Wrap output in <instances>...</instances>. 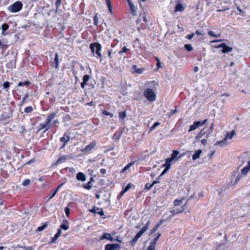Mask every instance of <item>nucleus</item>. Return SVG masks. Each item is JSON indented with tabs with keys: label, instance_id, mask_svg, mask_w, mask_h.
<instances>
[{
	"label": "nucleus",
	"instance_id": "35",
	"mask_svg": "<svg viewBox=\"0 0 250 250\" xmlns=\"http://www.w3.org/2000/svg\"><path fill=\"white\" fill-rule=\"evenodd\" d=\"M156 245L154 243H150L149 246L148 247L147 250H155Z\"/></svg>",
	"mask_w": 250,
	"mask_h": 250
},
{
	"label": "nucleus",
	"instance_id": "49",
	"mask_svg": "<svg viewBox=\"0 0 250 250\" xmlns=\"http://www.w3.org/2000/svg\"><path fill=\"white\" fill-rule=\"evenodd\" d=\"M10 86V83L8 82H5L3 84V87L4 88L6 89Z\"/></svg>",
	"mask_w": 250,
	"mask_h": 250
},
{
	"label": "nucleus",
	"instance_id": "46",
	"mask_svg": "<svg viewBox=\"0 0 250 250\" xmlns=\"http://www.w3.org/2000/svg\"><path fill=\"white\" fill-rule=\"evenodd\" d=\"M64 211L67 217H68L70 214V209L68 207L65 208Z\"/></svg>",
	"mask_w": 250,
	"mask_h": 250
},
{
	"label": "nucleus",
	"instance_id": "44",
	"mask_svg": "<svg viewBox=\"0 0 250 250\" xmlns=\"http://www.w3.org/2000/svg\"><path fill=\"white\" fill-rule=\"evenodd\" d=\"M160 236H161V234L160 233H158L157 234V236H156V237L153 240V241L152 242H151V243H154V244L156 245L157 241L159 239V238H160Z\"/></svg>",
	"mask_w": 250,
	"mask_h": 250
},
{
	"label": "nucleus",
	"instance_id": "39",
	"mask_svg": "<svg viewBox=\"0 0 250 250\" xmlns=\"http://www.w3.org/2000/svg\"><path fill=\"white\" fill-rule=\"evenodd\" d=\"M103 114L104 115L109 116L110 117H113L114 116V115L113 113H111L110 112H108L106 110H104L103 111Z\"/></svg>",
	"mask_w": 250,
	"mask_h": 250
},
{
	"label": "nucleus",
	"instance_id": "10",
	"mask_svg": "<svg viewBox=\"0 0 250 250\" xmlns=\"http://www.w3.org/2000/svg\"><path fill=\"white\" fill-rule=\"evenodd\" d=\"M218 48H222V52L223 53H228L231 52L232 50V48L226 45L224 43H223L218 46Z\"/></svg>",
	"mask_w": 250,
	"mask_h": 250
},
{
	"label": "nucleus",
	"instance_id": "61",
	"mask_svg": "<svg viewBox=\"0 0 250 250\" xmlns=\"http://www.w3.org/2000/svg\"><path fill=\"white\" fill-rule=\"evenodd\" d=\"M106 172V170L104 168H102L101 170H100V172L101 173H102V174H104Z\"/></svg>",
	"mask_w": 250,
	"mask_h": 250
},
{
	"label": "nucleus",
	"instance_id": "33",
	"mask_svg": "<svg viewBox=\"0 0 250 250\" xmlns=\"http://www.w3.org/2000/svg\"><path fill=\"white\" fill-rule=\"evenodd\" d=\"M119 116L120 119H124L126 117V113L125 111H122L119 113Z\"/></svg>",
	"mask_w": 250,
	"mask_h": 250
},
{
	"label": "nucleus",
	"instance_id": "5",
	"mask_svg": "<svg viewBox=\"0 0 250 250\" xmlns=\"http://www.w3.org/2000/svg\"><path fill=\"white\" fill-rule=\"evenodd\" d=\"M210 132L208 131V129L206 127H204L202 129L195 137L196 140H199L201 138H206L207 140L208 138L210 135Z\"/></svg>",
	"mask_w": 250,
	"mask_h": 250
},
{
	"label": "nucleus",
	"instance_id": "58",
	"mask_svg": "<svg viewBox=\"0 0 250 250\" xmlns=\"http://www.w3.org/2000/svg\"><path fill=\"white\" fill-rule=\"evenodd\" d=\"M213 128H214V126H213V124L212 123L210 126L209 130H208V131L210 132V133H211L213 130Z\"/></svg>",
	"mask_w": 250,
	"mask_h": 250
},
{
	"label": "nucleus",
	"instance_id": "26",
	"mask_svg": "<svg viewBox=\"0 0 250 250\" xmlns=\"http://www.w3.org/2000/svg\"><path fill=\"white\" fill-rule=\"evenodd\" d=\"M86 176L83 173L79 172V181H86Z\"/></svg>",
	"mask_w": 250,
	"mask_h": 250
},
{
	"label": "nucleus",
	"instance_id": "23",
	"mask_svg": "<svg viewBox=\"0 0 250 250\" xmlns=\"http://www.w3.org/2000/svg\"><path fill=\"white\" fill-rule=\"evenodd\" d=\"M172 161H171L170 159L168 158H167L166 159V163L165 164L163 165V167H165L166 168H168V169H169L171 166V163Z\"/></svg>",
	"mask_w": 250,
	"mask_h": 250
},
{
	"label": "nucleus",
	"instance_id": "7",
	"mask_svg": "<svg viewBox=\"0 0 250 250\" xmlns=\"http://www.w3.org/2000/svg\"><path fill=\"white\" fill-rule=\"evenodd\" d=\"M22 7V3L20 1H18L10 6L8 9L12 12H17L21 9Z\"/></svg>",
	"mask_w": 250,
	"mask_h": 250
},
{
	"label": "nucleus",
	"instance_id": "47",
	"mask_svg": "<svg viewBox=\"0 0 250 250\" xmlns=\"http://www.w3.org/2000/svg\"><path fill=\"white\" fill-rule=\"evenodd\" d=\"M131 166V164H127L125 167L122 170L121 172H125V170H127Z\"/></svg>",
	"mask_w": 250,
	"mask_h": 250
},
{
	"label": "nucleus",
	"instance_id": "43",
	"mask_svg": "<svg viewBox=\"0 0 250 250\" xmlns=\"http://www.w3.org/2000/svg\"><path fill=\"white\" fill-rule=\"evenodd\" d=\"M132 185L129 183L124 188V189L123 190V192H126V191H127L131 187Z\"/></svg>",
	"mask_w": 250,
	"mask_h": 250
},
{
	"label": "nucleus",
	"instance_id": "54",
	"mask_svg": "<svg viewBox=\"0 0 250 250\" xmlns=\"http://www.w3.org/2000/svg\"><path fill=\"white\" fill-rule=\"evenodd\" d=\"M187 202L182 206L180 208H176L178 210H183V212L185 211V207L187 206Z\"/></svg>",
	"mask_w": 250,
	"mask_h": 250
},
{
	"label": "nucleus",
	"instance_id": "4",
	"mask_svg": "<svg viewBox=\"0 0 250 250\" xmlns=\"http://www.w3.org/2000/svg\"><path fill=\"white\" fill-rule=\"evenodd\" d=\"M235 134L236 133L234 130H232L230 132H227L225 139L223 140L218 141L216 143V145H219L221 146H224L226 141L228 140H231Z\"/></svg>",
	"mask_w": 250,
	"mask_h": 250
},
{
	"label": "nucleus",
	"instance_id": "24",
	"mask_svg": "<svg viewBox=\"0 0 250 250\" xmlns=\"http://www.w3.org/2000/svg\"><path fill=\"white\" fill-rule=\"evenodd\" d=\"M149 224V222H148L146 226L144 227L138 232L142 235V234L147 230Z\"/></svg>",
	"mask_w": 250,
	"mask_h": 250
},
{
	"label": "nucleus",
	"instance_id": "12",
	"mask_svg": "<svg viewBox=\"0 0 250 250\" xmlns=\"http://www.w3.org/2000/svg\"><path fill=\"white\" fill-rule=\"evenodd\" d=\"M90 211L91 212H93L95 214H99L100 216L104 215V212L103 209L96 207H94L92 209L90 210Z\"/></svg>",
	"mask_w": 250,
	"mask_h": 250
},
{
	"label": "nucleus",
	"instance_id": "28",
	"mask_svg": "<svg viewBox=\"0 0 250 250\" xmlns=\"http://www.w3.org/2000/svg\"><path fill=\"white\" fill-rule=\"evenodd\" d=\"M48 226V224L46 222H45L42 226H40L39 227L38 229H37V231H42L43 230H44L45 228H47V227Z\"/></svg>",
	"mask_w": 250,
	"mask_h": 250
},
{
	"label": "nucleus",
	"instance_id": "30",
	"mask_svg": "<svg viewBox=\"0 0 250 250\" xmlns=\"http://www.w3.org/2000/svg\"><path fill=\"white\" fill-rule=\"evenodd\" d=\"M208 34L215 38H218L220 36V34H215L212 31H209L208 32Z\"/></svg>",
	"mask_w": 250,
	"mask_h": 250
},
{
	"label": "nucleus",
	"instance_id": "6",
	"mask_svg": "<svg viewBox=\"0 0 250 250\" xmlns=\"http://www.w3.org/2000/svg\"><path fill=\"white\" fill-rule=\"evenodd\" d=\"M208 122L207 119H205L203 120V121H195L194 122L193 125H191L189 127V129L188 130L189 132L193 131L197 128H199L200 126H203L205 124H206V123Z\"/></svg>",
	"mask_w": 250,
	"mask_h": 250
},
{
	"label": "nucleus",
	"instance_id": "37",
	"mask_svg": "<svg viewBox=\"0 0 250 250\" xmlns=\"http://www.w3.org/2000/svg\"><path fill=\"white\" fill-rule=\"evenodd\" d=\"M185 48L188 51H191L193 50V47L189 44H186L185 45Z\"/></svg>",
	"mask_w": 250,
	"mask_h": 250
},
{
	"label": "nucleus",
	"instance_id": "42",
	"mask_svg": "<svg viewBox=\"0 0 250 250\" xmlns=\"http://www.w3.org/2000/svg\"><path fill=\"white\" fill-rule=\"evenodd\" d=\"M54 61L55 62V64H56L55 67L57 68L58 67V64H59V57H58V54H56L55 58H54Z\"/></svg>",
	"mask_w": 250,
	"mask_h": 250
},
{
	"label": "nucleus",
	"instance_id": "36",
	"mask_svg": "<svg viewBox=\"0 0 250 250\" xmlns=\"http://www.w3.org/2000/svg\"><path fill=\"white\" fill-rule=\"evenodd\" d=\"M30 84V82L28 81H25L24 83L19 82L18 84V86H21L24 85H28Z\"/></svg>",
	"mask_w": 250,
	"mask_h": 250
},
{
	"label": "nucleus",
	"instance_id": "40",
	"mask_svg": "<svg viewBox=\"0 0 250 250\" xmlns=\"http://www.w3.org/2000/svg\"><path fill=\"white\" fill-rule=\"evenodd\" d=\"M33 110V108L32 106H28L25 108L24 112L26 113H30L32 112Z\"/></svg>",
	"mask_w": 250,
	"mask_h": 250
},
{
	"label": "nucleus",
	"instance_id": "1",
	"mask_svg": "<svg viewBox=\"0 0 250 250\" xmlns=\"http://www.w3.org/2000/svg\"><path fill=\"white\" fill-rule=\"evenodd\" d=\"M239 167L244 166L241 169V173L246 175L250 170V157H248V153L244 152L239 157Z\"/></svg>",
	"mask_w": 250,
	"mask_h": 250
},
{
	"label": "nucleus",
	"instance_id": "53",
	"mask_svg": "<svg viewBox=\"0 0 250 250\" xmlns=\"http://www.w3.org/2000/svg\"><path fill=\"white\" fill-rule=\"evenodd\" d=\"M10 117V116L9 115H6L4 117L3 116V114H1L0 117V119L1 120H6L8 119Z\"/></svg>",
	"mask_w": 250,
	"mask_h": 250
},
{
	"label": "nucleus",
	"instance_id": "14",
	"mask_svg": "<svg viewBox=\"0 0 250 250\" xmlns=\"http://www.w3.org/2000/svg\"><path fill=\"white\" fill-rule=\"evenodd\" d=\"M90 76L88 75H85L83 78V82L81 83V87L83 89L85 88V85L87 84V82L89 80Z\"/></svg>",
	"mask_w": 250,
	"mask_h": 250
},
{
	"label": "nucleus",
	"instance_id": "59",
	"mask_svg": "<svg viewBox=\"0 0 250 250\" xmlns=\"http://www.w3.org/2000/svg\"><path fill=\"white\" fill-rule=\"evenodd\" d=\"M61 0H57L56 2V7H58L60 5Z\"/></svg>",
	"mask_w": 250,
	"mask_h": 250
},
{
	"label": "nucleus",
	"instance_id": "16",
	"mask_svg": "<svg viewBox=\"0 0 250 250\" xmlns=\"http://www.w3.org/2000/svg\"><path fill=\"white\" fill-rule=\"evenodd\" d=\"M94 181V178L91 177L90 181L88 182L87 184H84L83 185L82 187L87 189H90L92 187V184H91L92 182Z\"/></svg>",
	"mask_w": 250,
	"mask_h": 250
},
{
	"label": "nucleus",
	"instance_id": "29",
	"mask_svg": "<svg viewBox=\"0 0 250 250\" xmlns=\"http://www.w3.org/2000/svg\"><path fill=\"white\" fill-rule=\"evenodd\" d=\"M64 184V183H62L57 188V189H56V190L54 191V192L52 194V195L49 197V200L51 199V198H52L53 197H54L56 193L57 192V191H58V190Z\"/></svg>",
	"mask_w": 250,
	"mask_h": 250
},
{
	"label": "nucleus",
	"instance_id": "15",
	"mask_svg": "<svg viewBox=\"0 0 250 250\" xmlns=\"http://www.w3.org/2000/svg\"><path fill=\"white\" fill-rule=\"evenodd\" d=\"M179 153L180 152L178 150H174L172 151V153L171 154L170 157L168 158L171 161H176L177 160V156Z\"/></svg>",
	"mask_w": 250,
	"mask_h": 250
},
{
	"label": "nucleus",
	"instance_id": "25",
	"mask_svg": "<svg viewBox=\"0 0 250 250\" xmlns=\"http://www.w3.org/2000/svg\"><path fill=\"white\" fill-rule=\"evenodd\" d=\"M56 115L55 113H51L47 118L46 122L47 123V124H50L51 122H52V120L54 119Z\"/></svg>",
	"mask_w": 250,
	"mask_h": 250
},
{
	"label": "nucleus",
	"instance_id": "57",
	"mask_svg": "<svg viewBox=\"0 0 250 250\" xmlns=\"http://www.w3.org/2000/svg\"><path fill=\"white\" fill-rule=\"evenodd\" d=\"M169 170V169H168V168H166L164 169V170L162 171V173L161 174V176H162L163 175H164L165 173H166L168 170Z\"/></svg>",
	"mask_w": 250,
	"mask_h": 250
},
{
	"label": "nucleus",
	"instance_id": "20",
	"mask_svg": "<svg viewBox=\"0 0 250 250\" xmlns=\"http://www.w3.org/2000/svg\"><path fill=\"white\" fill-rule=\"evenodd\" d=\"M185 8L183 6V5H182V4L180 2H179L177 4V5H176L175 6V12H178V11H183L184 10Z\"/></svg>",
	"mask_w": 250,
	"mask_h": 250
},
{
	"label": "nucleus",
	"instance_id": "48",
	"mask_svg": "<svg viewBox=\"0 0 250 250\" xmlns=\"http://www.w3.org/2000/svg\"><path fill=\"white\" fill-rule=\"evenodd\" d=\"M153 186V184H150L149 183H146L145 185V188L147 189V190H149Z\"/></svg>",
	"mask_w": 250,
	"mask_h": 250
},
{
	"label": "nucleus",
	"instance_id": "52",
	"mask_svg": "<svg viewBox=\"0 0 250 250\" xmlns=\"http://www.w3.org/2000/svg\"><path fill=\"white\" fill-rule=\"evenodd\" d=\"M94 24L97 25L98 23V18L97 17V15H96L94 17Z\"/></svg>",
	"mask_w": 250,
	"mask_h": 250
},
{
	"label": "nucleus",
	"instance_id": "55",
	"mask_svg": "<svg viewBox=\"0 0 250 250\" xmlns=\"http://www.w3.org/2000/svg\"><path fill=\"white\" fill-rule=\"evenodd\" d=\"M201 143L203 145H206L207 144V140L206 138H203L201 140Z\"/></svg>",
	"mask_w": 250,
	"mask_h": 250
},
{
	"label": "nucleus",
	"instance_id": "41",
	"mask_svg": "<svg viewBox=\"0 0 250 250\" xmlns=\"http://www.w3.org/2000/svg\"><path fill=\"white\" fill-rule=\"evenodd\" d=\"M160 123L159 122H155L153 125L150 128V130L152 131L154 130L157 126L159 125Z\"/></svg>",
	"mask_w": 250,
	"mask_h": 250
},
{
	"label": "nucleus",
	"instance_id": "38",
	"mask_svg": "<svg viewBox=\"0 0 250 250\" xmlns=\"http://www.w3.org/2000/svg\"><path fill=\"white\" fill-rule=\"evenodd\" d=\"M129 49L127 48L125 46H124L121 51L119 52L120 55L122 56L124 53L128 51Z\"/></svg>",
	"mask_w": 250,
	"mask_h": 250
},
{
	"label": "nucleus",
	"instance_id": "8",
	"mask_svg": "<svg viewBox=\"0 0 250 250\" xmlns=\"http://www.w3.org/2000/svg\"><path fill=\"white\" fill-rule=\"evenodd\" d=\"M96 142H92L88 145H87L85 147H82L81 151L84 154H88L90 150L95 146Z\"/></svg>",
	"mask_w": 250,
	"mask_h": 250
},
{
	"label": "nucleus",
	"instance_id": "63",
	"mask_svg": "<svg viewBox=\"0 0 250 250\" xmlns=\"http://www.w3.org/2000/svg\"><path fill=\"white\" fill-rule=\"evenodd\" d=\"M68 171L69 172L73 173L75 171V169L73 167H70L68 169Z\"/></svg>",
	"mask_w": 250,
	"mask_h": 250
},
{
	"label": "nucleus",
	"instance_id": "21",
	"mask_svg": "<svg viewBox=\"0 0 250 250\" xmlns=\"http://www.w3.org/2000/svg\"><path fill=\"white\" fill-rule=\"evenodd\" d=\"M133 70L138 74H142L144 72L145 69L144 68H138L136 65L132 66Z\"/></svg>",
	"mask_w": 250,
	"mask_h": 250
},
{
	"label": "nucleus",
	"instance_id": "60",
	"mask_svg": "<svg viewBox=\"0 0 250 250\" xmlns=\"http://www.w3.org/2000/svg\"><path fill=\"white\" fill-rule=\"evenodd\" d=\"M195 34L194 33L191 34L188 36V39L189 40L191 39L194 36Z\"/></svg>",
	"mask_w": 250,
	"mask_h": 250
},
{
	"label": "nucleus",
	"instance_id": "18",
	"mask_svg": "<svg viewBox=\"0 0 250 250\" xmlns=\"http://www.w3.org/2000/svg\"><path fill=\"white\" fill-rule=\"evenodd\" d=\"M202 151L201 149H198V150H196L195 151L194 154L192 155V160H195L198 159L200 157V155L202 153Z\"/></svg>",
	"mask_w": 250,
	"mask_h": 250
},
{
	"label": "nucleus",
	"instance_id": "34",
	"mask_svg": "<svg viewBox=\"0 0 250 250\" xmlns=\"http://www.w3.org/2000/svg\"><path fill=\"white\" fill-rule=\"evenodd\" d=\"M183 204V200H175L174 201V206L175 207L180 206Z\"/></svg>",
	"mask_w": 250,
	"mask_h": 250
},
{
	"label": "nucleus",
	"instance_id": "51",
	"mask_svg": "<svg viewBox=\"0 0 250 250\" xmlns=\"http://www.w3.org/2000/svg\"><path fill=\"white\" fill-rule=\"evenodd\" d=\"M176 112V110H171L170 112L168 113V115L169 117H170L171 116L173 115Z\"/></svg>",
	"mask_w": 250,
	"mask_h": 250
},
{
	"label": "nucleus",
	"instance_id": "50",
	"mask_svg": "<svg viewBox=\"0 0 250 250\" xmlns=\"http://www.w3.org/2000/svg\"><path fill=\"white\" fill-rule=\"evenodd\" d=\"M60 229L66 230L68 229V227L65 225L62 224L60 226Z\"/></svg>",
	"mask_w": 250,
	"mask_h": 250
},
{
	"label": "nucleus",
	"instance_id": "17",
	"mask_svg": "<svg viewBox=\"0 0 250 250\" xmlns=\"http://www.w3.org/2000/svg\"><path fill=\"white\" fill-rule=\"evenodd\" d=\"M107 239L111 241H113L114 240V238L111 236V234L108 233H104L101 237V240L103 239Z\"/></svg>",
	"mask_w": 250,
	"mask_h": 250
},
{
	"label": "nucleus",
	"instance_id": "56",
	"mask_svg": "<svg viewBox=\"0 0 250 250\" xmlns=\"http://www.w3.org/2000/svg\"><path fill=\"white\" fill-rule=\"evenodd\" d=\"M49 124H47V123L46 122V124H41V129H43L45 128L47 125H48Z\"/></svg>",
	"mask_w": 250,
	"mask_h": 250
},
{
	"label": "nucleus",
	"instance_id": "62",
	"mask_svg": "<svg viewBox=\"0 0 250 250\" xmlns=\"http://www.w3.org/2000/svg\"><path fill=\"white\" fill-rule=\"evenodd\" d=\"M20 247L23 248L25 250H32V247H22L21 246H20Z\"/></svg>",
	"mask_w": 250,
	"mask_h": 250
},
{
	"label": "nucleus",
	"instance_id": "22",
	"mask_svg": "<svg viewBox=\"0 0 250 250\" xmlns=\"http://www.w3.org/2000/svg\"><path fill=\"white\" fill-rule=\"evenodd\" d=\"M129 9H130V11L131 13L133 15H136V7H135V6H134V5L133 3H130V6H129Z\"/></svg>",
	"mask_w": 250,
	"mask_h": 250
},
{
	"label": "nucleus",
	"instance_id": "11",
	"mask_svg": "<svg viewBox=\"0 0 250 250\" xmlns=\"http://www.w3.org/2000/svg\"><path fill=\"white\" fill-rule=\"evenodd\" d=\"M69 159H70V156L69 155H62L57 160L55 165H59Z\"/></svg>",
	"mask_w": 250,
	"mask_h": 250
},
{
	"label": "nucleus",
	"instance_id": "45",
	"mask_svg": "<svg viewBox=\"0 0 250 250\" xmlns=\"http://www.w3.org/2000/svg\"><path fill=\"white\" fill-rule=\"evenodd\" d=\"M9 28V25L6 23L3 24L1 26V28L3 31L7 30Z\"/></svg>",
	"mask_w": 250,
	"mask_h": 250
},
{
	"label": "nucleus",
	"instance_id": "31",
	"mask_svg": "<svg viewBox=\"0 0 250 250\" xmlns=\"http://www.w3.org/2000/svg\"><path fill=\"white\" fill-rule=\"evenodd\" d=\"M31 183V180L30 179H26L25 180H24L21 185L23 186H24V187H26V186H28V185H30V184Z\"/></svg>",
	"mask_w": 250,
	"mask_h": 250
},
{
	"label": "nucleus",
	"instance_id": "3",
	"mask_svg": "<svg viewBox=\"0 0 250 250\" xmlns=\"http://www.w3.org/2000/svg\"><path fill=\"white\" fill-rule=\"evenodd\" d=\"M144 96L150 102H153L156 99V95L150 88H147L144 91Z\"/></svg>",
	"mask_w": 250,
	"mask_h": 250
},
{
	"label": "nucleus",
	"instance_id": "19",
	"mask_svg": "<svg viewBox=\"0 0 250 250\" xmlns=\"http://www.w3.org/2000/svg\"><path fill=\"white\" fill-rule=\"evenodd\" d=\"M142 236V235L141 234H140L139 232H138L137 233V234L136 235V236L133 238V239H132V241H131V246L134 247L136 242H137V241L138 240L139 238Z\"/></svg>",
	"mask_w": 250,
	"mask_h": 250
},
{
	"label": "nucleus",
	"instance_id": "13",
	"mask_svg": "<svg viewBox=\"0 0 250 250\" xmlns=\"http://www.w3.org/2000/svg\"><path fill=\"white\" fill-rule=\"evenodd\" d=\"M69 137L68 136L64 135L60 138V142L62 143L63 144L61 146V148H63L65 146L66 144L69 141Z\"/></svg>",
	"mask_w": 250,
	"mask_h": 250
},
{
	"label": "nucleus",
	"instance_id": "27",
	"mask_svg": "<svg viewBox=\"0 0 250 250\" xmlns=\"http://www.w3.org/2000/svg\"><path fill=\"white\" fill-rule=\"evenodd\" d=\"M163 222V220H161L160 223L157 224L151 230V234H152L154 233L158 229V228L160 227V226L161 225L162 223Z\"/></svg>",
	"mask_w": 250,
	"mask_h": 250
},
{
	"label": "nucleus",
	"instance_id": "9",
	"mask_svg": "<svg viewBox=\"0 0 250 250\" xmlns=\"http://www.w3.org/2000/svg\"><path fill=\"white\" fill-rule=\"evenodd\" d=\"M120 248L119 244H110L105 246V250H119Z\"/></svg>",
	"mask_w": 250,
	"mask_h": 250
},
{
	"label": "nucleus",
	"instance_id": "2",
	"mask_svg": "<svg viewBox=\"0 0 250 250\" xmlns=\"http://www.w3.org/2000/svg\"><path fill=\"white\" fill-rule=\"evenodd\" d=\"M90 48L93 53H95L100 57L101 62L102 61V55L101 54L102 45L98 42L91 43Z\"/></svg>",
	"mask_w": 250,
	"mask_h": 250
},
{
	"label": "nucleus",
	"instance_id": "64",
	"mask_svg": "<svg viewBox=\"0 0 250 250\" xmlns=\"http://www.w3.org/2000/svg\"><path fill=\"white\" fill-rule=\"evenodd\" d=\"M241 175H238L236 177V179H235V182H238V181L240 180V179H241Z\"/></svg>",
	"mask_w": 250,
	"mask_h": 250
},
{
	"label": "nucleus",
	"instance_id": "32",
	"mask_svg": "<svg viewBox=\"0 0 250 250\" xmlns=\"http://www.w3.org/2000/svg\"><path fill=\"white\" fill-rule=\"evenodd\" d=\"M170 213L173 214H176L183 212V210H178L177 208L170 210Z\"/></svg>",
	"mask_w": 250,
	"mask_h": 250
}]
</instances>
